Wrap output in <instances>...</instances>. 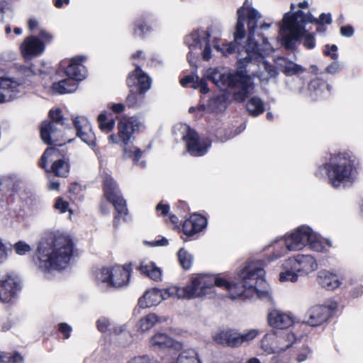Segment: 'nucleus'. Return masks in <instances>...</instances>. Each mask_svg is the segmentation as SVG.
<instances>
[{"instance_id":"6e6d98bb","label":"nucleus","mask_w":363,"mask_h":363,"mask_svg":"<svg viewBox=\"0 0 363 363\" xmlns=\"http://www.w3.org/2000/svg\"><path fill=\"white\" fill-rule=\"evenodd\" d=\"M285 338L287 341H289V343L284 346V350H286V349L289 348L290 347L293 346L294 344L297 345V342L296 341V337L294 333H286Z\"/></svg>"},{"instance_id":"473e14b6","label":"nucleus","mask_w":363,"mask_h":363,"mask_svg":"<svg viewBox=\"0 0 363 363\" xmlns=\"http://www.w3.org/2000/svg\"><path fill=\"white\" fill-rule=\"evenodd\" d=\"M77 135L86 144L89 146L94 147L96 144V136L92 130V128L91 124L88 125L87 129H84L83 128L80 130Z\"/></svg>"},{"instance_id":"5fc2aeb1","label":"nucleus","mask_w":363,"mask_h":363,"mask_svg":"<svg viewBox=\"0 0 363 363\" xmlns=\"http://www.w3.org/2000/svg\"><path fill=\"white\" fill-rule=\"evenodd\" d=\"M341 70V66L337 62H334L328 67H327L325 71L328 74H334L339 72Z\"/></svg>"},{"instance_id":"39448f33","label":"nucleus","mask_w":363,"mask_h":363,"mask_svg":"<svg viewBox=\"0 0 363 363\" xmlns=\"http://www.w3.org/2000/svg\"><path fill=\"white\" fill-rule=\"evenodd\" d=\"M355 157L347 152L331 155L330 161L324 165L323 174L330 182H345L351 179L355 172Z\"/></svg>"},{"instance_id":"2f4dec72","label":"nucleus","mask_w":363,"mask_h":363,"mask_svg":"<svg viewBox=\"0 0 363 363\" xmlns=\"http://www.w3.org/2000/svg\"><path fill=\"white\" fill-rule=\"evenodd\" d=\"M310 239H308L307 245L310 246V248L313 250L319 252H323L328 250L331 247L330 242L328 240L320 239L317 235L313 233L311 228Z\"/></svg>"},{"instance_id":"6e6552de","label":"nucleus","mask_w":363,"mask_h":363,"mask_svg":"<svg viewBox=\"0 0 363 363\" xmlns=\"http://www.w3.org/2000/svg\"><path fill=\"white\" fill-rule=\"evenodd\" d=\"M187 292L186 286L179 287L172 286L164 289L152 288L147 290L138 299V306L140 308H147L156 306L162 300L167 299L170 297L187 298V296H189Z\"/></svg>"},{"instance_id":"20e7f679","label":"nucleus","mask_w":363,"mask_h":363,"mask_svg":"<svg viewBox=\"0 0 363 363\" xmlns=\"http://www.w3.org/2000/svg\"><path fill=\"white\" fill-rule=\"evenodd\" d=\"M265 271L257 262H250L241 269V280L231 284L229 292L233 299H247L254 296L257 286L264 281Z\"/></svg>"},{"instance_id":"ddd939ff","label":"nucleus","mask_w":363,"mask_h":363,"mask_svg":"<svg viewBox=\"0 0 363 363\" xmlns=\"http://www.w3.org/2000/svg\"><path fill=\"white\" fill-rule=\"evenodd\" d=\"M49 117L50 121H45L42 123L40 135L45 143L51 145L58 141V133L65 125V118L59 108L50 110Z\"/></svg>"},{"instance_id":"338daca9","label":"nucleus","mask_w":363,"mask_h":363,"mask_svg":"<svg viewBox=\"0 0 363 363\" xmlns=\"http://www.w3.org/2000/svg\"><path fill=\"white\" fill-rule=\"evenodd\" d=\"M38 21L35 18H30L28 21V28L30 30H34L38 27Z\"/></svg>"},{"instance_id":"ea45409f","label":"nucleus","mask_w":363,"mask_h":363,"mask_svg":"<svg viewBox=\"0 0 363 363\" xmlns=\"http://www.w3.org/2000/svg\"><path fill=\"white\" fill-rule=\"evenodd\" d=\"M74 126L76 129L77 133L82 130L83 128L84 129H86V128H88V125L90 124L88 119L84 116H76L72 118Z\"/></svg>"},{"instance_id":"de8ad7c7","label":"nucleus","mask_w":363,"mask_h":363,"mask_svg":"<svg viewBox=\"0 0 363 363\" xmlns=\"http://www.w3.org/2000/svg\"><path fill=\"white\" fill-rule=\"evenodd\" d=\"M303 35H305L303 39V45L308 49L313 48L315 47L313 35L312 34H306V32L303 35ZM300 38L301 36L298 39H299Z\"/></svg>"},{"instance_id":"a878e982","label":"nucleus","mask_w":363,"mask_h":363,"mask_svg":"<svg viewBox=\"0 0 363 363\" xmlns=\"http://www.w3.org/2000/svg\"><path fill=\"white\" fill-rule=\"evenodd\" d=\"M82 57L72 58L69 66L66 69L68 78L73 79L75 82L82 81L86 77V70L82 65Z\"/></svg>"},{"instance_id":"e2e57ef3","label":"nucleus","mask_w":363,"mask_h":363,"mask_svg":"<svg viewBox=\"0 0 363 363\" xmlns=\"http://www.w3.org/2000/svg\"><path fill=\"white\" fill-rule=\"evenodd\" d=\"M110 108L115 113H120L125 110V106L123 104H113Z\"/></svg>"},{"instance_id":"cd10ccee","label":"nucleus","mask_w":363,"mask_h":363,"mask_svg":"<svg viewBox=\"0 0 363 363\" xmlns=\"http://www.w3.org/2000/svg\"><path fill=\"white\" fill-rule=\"evenodd\" d=\"M275 63L281 72L286 75H294L305 72L306 69L302 66L289 61L283 57H277Z\"/></svg>"},{"instance_id":"864d4df0","label":"nucleus","mask_w":363,"mask_h":363,"mask_svg":"<svg viewBox=\"0 0 363 363\" xmlns=\"http://www.w3.org/2000/svg\"><path fill=\"white\" fill-rule=\"evenodd\" d=\"M337 50V47L335 45H333L330 47L329 45H326L324 53L326 55L330 56L332 59L337 60V55L335 53Z\"/></svg>"},{"instance_id":"8fccbe9b","label":"nucleus","mask_w":363,"mask_h":363,"mask_svg":"<svg viewBox=\"0 0 363 363\" xmlns=\"http://www.w3.org/2000/svg\"><path fill=\"white\" fill-rule=\"evenodd\" d=\"M203 44H205L204 49L202 52V57L204 60L208 61L211 57V48L209 45V38H208L206 42H203Z\"/></svg>"},{"instance_id":"4be33fe9","label":"nucleus","mask_w":363,"mask_h":363,"mask_svg":"<svg viewBox=\"0 0 363 363\" xmlns=\"http://www.w3.org/2000/svg\"><path fill=\"white\" fill-rule=\"evenodd\" d=\"M25 83V79L13 80L9 78H0V103L11 100L18 88Z\"/></svg>"},{"instance_id":"603ef678","label":"nucleus","mask_w":363,"mask_h":363,"mask_svg":"<svg viewBox=\"0 0 363 363\" xmlns=\"http://www.w3.org/2000/svg\"><path fill=\"white\" fill-rule=\"evenodd\" d=\"M8 248L0 238V264H2L8 257Z\"/></svg>"},{"instance_id":"1a4fd4ad","label":"nucleus","mask_w":363,"mask_h":363,"mask_svg":"<svg viewBox=\"0 0 363 363\" xmlns=\"http://www.w3.org/2000/svg\"><path fill=\"white\" fill-rule=\"evenodd\" d=\"M133 269L132 262L111 268L104 267L99 273L98 279L108 287L121 288L128 284Z\"/></svg>"},{"instance_id":"f03ea898","label":"nucleus","mask_w":363,"mask_h":363,"mask_svg":"<svg viewBox=\"0 0 363 363\" xmlns=\"http://www.w3.org/2000/svg\"><path fill=\"white\" fill-rule=\"evenodd\" d=\"M74 243L67 235H55L50 239L41 242L33 256V261L42 271L65 268L74 254Z\"/></svg>"},{"instance_id":"412c9836","label":"nucleus","mask_w":363,"mask_h":363,"mask_svg":"<svg viewBox=\"0 0 363 363\" xmlns=\"http://www.w3.org/2000/svg\"><path fill=\"white\" fill-rule=\"evenodd\" d=\"M19 284L15 278L6 274L0 280V301L9 303L16 295Z\"/></svg>"},{"instance_id":"bf43d9fd","label":"nucleus","mask_w":363,"mask_h":363,"mask_svg":"<svg viewBox=\"0 0 363 363\" xmlns=\"http://www.w3.org/2000/svg\"><path fill=\"white\" fill-rule=\"evenodd\" d=\"M340 33L345 37H351L354 33L353 28L350 26H343L340 28Z\"/></svg>"},{"instance_id":"72a5a7b5","label":"nucleus","mask_w":363,"mask_h":363,"mask_svg":"<svg viewBox=\"0 0 363 363\" xmlns=\"http://www.w3.org/2000/svg\"><path fill=\"white\" fill-rule=\"evenodd\" d=\"M247 111L254 116L262 113L264 111L262 101L257 97H252L246 104Z\"/></svg>"},{"instance_id":"7ed1b4c3","label":"nucleus","mask_w":363,"mask_h":363,"mask_svg":"<svg viewBox=\"0 0 363 363\" xmlns=\"http://www.w3.org/2000/svg\"><path fill=\"white\" fill-rule=\"evenodd\" d=\"M331 22L330 13H322L317 19L309 12L305 13L302 11H298L292 14L286 13L283 17L279 32L281 35L284 46L286 48L290 49L292 48L294 42L306 33V24L309 23L330 24Z\"/></svg>"},{"instance_id":"4468645a","label":"nucleus","mask_w":363,"mask_h":363,"mask_svg":"<svg viewBox=\"0 0 363 363\" xmlns=\"http://www.w3.org/2000/svg\"><path fill=\"white\" fill-rule=\"evenodd\" d=\"M257 335L258 332L256 330H251L246 333L240 334L233 329H227L217 333L213 339L218 345L234 348L240 347L245 342L253 340Z\"/></svg>"},{"instance_id":"aec40b11","label":"nucleus","mask_w":363,"mask_h":363,"mask_svg":"<svg viewBox=\"0 0 363 363\" xmlns=\"http://www.w3.org/2000/svg\"><path fill=\"white\" fill-rule=\"evenodd\" d=\"M150 343L155 350L169 349L179 352L183 348L182 342L162 333H157L154 335L150 338Z\"/></svg>"},{"instance_id":"49530a36","label":"nucleus","mask_w":363,"mask_h":363,"mask_svg":"<svg viewBox=\"0 0 363 363\" xmlns=\"http://www.w3.org/2000/svg\"><path fill=\"white\" fill-rule=\"evenodd\" d=\"M176 211L180 216H183L189 211L188 203L184 201H179L176 205Z\"/></svg>"},{"instance_id":"5701e85b","label":"nucleus","mask_w":363,"mask_h":363,"mask_svg":"<svg viewBox=\"0 0 363 363\" xmlns=\"http://www.w3.org/2000/svg\"><path fill=\"white\" fill-rule=\"evenodd\" d=\"M127 84L130 87L138 85V91L142 94L150 88L152 80L143 72L139 65H135V70L128 77Z\"/></svg>"},{"instance_id":"2eb2a0df","label":"nucleus","mask_w":363,"mask_h":363,"mask_svg":"<svg viewBox=\"0 0 363 363\" xmlns=\"http://www.w3.org/2000/svg\"><path fill=\"white\" fill-rule=\"evenodd\" d=\"M286 266L295 270L299 276H306L315 271L318 265L313 256L298 254L286 259Z\"/></svg>"},{"instance_id":"f3484780","label":"nucleus","mask_w":363,"mask_h":363,"mask_svg":"<svg viewBox=\"0 0 363 363\" xmlns=\"http://www.w3.org/2000/svg\"><path fill=\"white\" fill-rule=\"evenodd\" d=\"M205 77L220 89H225L228 86H235L240 89L238 79H242V77L236 75L235 73L221 72L218 69H209L206 71Z\"/></svg>"},{"instance_id":"a19ab883","label":"nucleus","mask_w":363,"mask_h":363,"mask_svg":"<svg viewBox=\"0 0 363 363\" xmlns=\"http://www.w3.org/2000/svg\"><path fill=\"white\" fill-rule=\"evenodd\" d=\"M311 353V350L307 345H303L301 347H298L296 358L297 362L301 363L306 360Z\"/></svg>"},{"instance_id":"c03bdc74","label":"nucleus","mask_w":363,"mask_h":363,"mask_svg":"<svg viewBox=\"0 0 363 363\" xmlns=\"http://www.w3.org/2000/svg\"><path fill=\"white\" fill-rule=\"evenodd\" d=\"M58 331L62 334L65 339H68L70 337L72 332V327L66 323H60L57 325Z\"/></svg>"},{"instance_id":"c85d7f7f","label":"nucleus","mask_w":363,"mask_h":363,"mask_svg":"<svg viewBox=\"0 0 363 363\" xmlns=\"http://www.w3.org/2000/svg\"><path fill=\"white\" fill-rule=\"evenodd\" d=\"M210 38V34L207 30H198L192 32L185 38V43L190 49H201L203 42Z\"/></svg>"},{"instance_id":"774afa93","label":"nucleus","mask_w":363,"mask_h":363,"mask_svg":"<svg viewBox=\"0 0 363 363\" xmlns=\"http://www.w3.org/2000/svg\"><path fill=\"white\" fill-rule=\"evenodd\" d=\"M255 295H257L259 298H264L269 296V293L267 291H260L257 288V291L254 294V296Z\"/></svg>"},{"instance_id":"680f3d73","label":"nucleus","mask_w":363,"mask_h":363,"mask_svg":"<svg viewBox=\"0 0 363 363\" xmlns=\"http://www.w3.org/2000/svg\"><path fill=\"white\" fill-rule=\"evenodd\" d=\"M127 104L129 106H135L137 105V96L135 94H130L126 99Z\"/></svg>"},{"instance_id":"052dcab7","label":"nucleus","mask_w":363,"mask_h":363,"mask_svg":"<svg viewBox=\"0 0 363 363\" xmlns=\"http://www.w3.org/2000/svg\"><path fill=\"white\" fill-rule=\"evenodd\" d=\"M135 33L139 35H142L148 30V27L146 25L142 23H137Z\"/></svg>"},{"instance_id":"c756f323","label":"nucleus","mask_w":363,"mask_h":363,"mask_svg":"<svg viewBox=\"0 0 363 363\" xmlns=\"http://www.w3.org/2000/svg\"><path fill=\"white\" fill-rule=\"evenodd\" d=\"M135 268L139 271L141 274L145 275L154 281H159L161 279L162 272L160 269L152 262L149 263H145L143 262Z\"/></svg>"},{"instance_id":"37998d69","label":"nucleus","mask_w":363,"mask_h":363,"mask_svg":"<svg viewBox=\"0 0 363 363\" xmlns=\"http://www.w3.org/2000/svg\"><path fill=\"white\" fill-rule=\"evenodd\" d=\"M111 323L108 319L106 318H99L96 321V328L101 333H106L109 330Z\"/></svg>"},{"instance_id":"f704fd0d","label":"nucleus","mask_w":363,"mask_h":363,"mask_svg":"<svg viewBox=\"0 0 363 363\" xmlns=\"http://www.w3.org/2000/svg\"><path fill=\"white\" fill-rule=\"evenodd\" d=\"M159 318L155 313H149L147 315L140 318L139 321V328L142 332H146L150 330Z\"/></svg>"},{"instance_id":"c9c22d12","label":"nucleus","mask_w":363,"mask_h":363,"mask_svg":"<svg viewBox=\"0 0 363 363\" xmlns=\"http://www.w3.org/2000/svg\"><path fill=\"white\" fill-rule=\"evenodd\" d=\"M178 260L180 266L184 270H189L193 263V257L184 248H181L177 252Z\"/></svg>"},{"instance_id":"f8f14e48","label":"nucleus","mask_w":363,"mask_h":363,"mask_svg":"<svg viewBox=\"0 0 363 363\" xmlns=\"http://www.w3.org/2000/svg\"><path fill=\"white\" fill-rule=\"evenodd\" d=\"M104 196L108 202L111 203L115 209L113 216V225L117 227L122 217L128 214V209L125 199L123 198L117 183H104ZM125 220V218H123Z\"/></svg>"},{"instance_id":"9d476101","label":"nucleus","mask_w":363,"mask_h":363,"mask_svg":"<svg viewBox=\"0 0 363 363\" xmlns=\"http://www.w3.org/2000/svg\"><path fill=\"white\" fill-rule=\"evenodd\" d=\"M311 228L306 225L298 227L294 233L287 235L281 246L279 242L274 245V247L279 248L277 253L271 255L272 259H277L284 255L288 250L295 251L302 250L307 245L308 239H310Z\"/></svg>"},{"instance_id":"b1692460","label":"nucleus","mask_w":363,"mask_h":363,"mask_svg":"<svg viewBox=\"0 0 363 363\" xmlns=\"http://www.w3.org/2000/svg\"><path fill=\"white\" fill-rule=\"evenodd\" d=\"M22 55L26 60L36 57L45 50L44 43L35 36L27 37L21 46Z\"/></svg>"},{"instance_id":"13d9d810","label":"nucleus","mask_w":363,"mask_h":363,"mask_svg":"<svg viewBox=\"0 0 363 363\" xmlns=\"http://www.w3.org/2000/svg\"><path fill=\"white\" fill-rule=\"evenodd\" d=\"M39 35L44 43H50L52 40V35L43 28L40 29Z\"/></svg>"},{"instance_id":"0e129e2a","label":"nucleus","mask_w":363,"mask_h":363,"mask_svg":"<svg viewBox=\"0 0 363 363\" xmlns=\"http://www.w3.org/2000/svg\"><path fill=\"white\" fill-rule=\"evenodd\" d=\"M199 89L201 93L204 94H207L209 91V89L208 87V84H207L206 79H201Z\"/></svg>"},{"instance_id":"a18cd8bd","label":"nucleus","mask_w":363,"mask_h":363,"mask_svg":"<svg viewBox=\"0 0 363 363\" xmlns=\"http://www.w3.org/2000/svg\"><path fill=\"white\" fill-rule=\"evenodd\" d=\"M54 207L59 210L60 213H64L68 210L69 203L64 201L61 197H58L55 201Z\"/></svg>"},{"instance_id":"f257e3e1","label":"nucleus","mask_w":363,"mask_h":363,"mask_svg":"<svg viewBox=\"0 0 363 363\" xmlns=\"http://www.w3.org/2000/svg\"><path fill=\"white\" fill-rule=\"evenodd\" d=\"M238 21L234 33V42L223 44L220 47L218 44L214 48L220 50L225 55L233 53L239 40L245 36V24L247 23L248 37L242 51L247 53V56L240 58L238 62L236 75L241 79H238L240 89L233 94V99L239 102L243 101L246 97L252 94L253 85L250 76L257 77L260 81H268L271 77L277 76L276 69L268 64L264 58L272 50V48L266 38L258 33L255 38V30L258 28V21L261 18V14L252 8L247 1L237 11Z\"/></svg>"},{"instance_id":"4d7b16f0","label":"nucleus","mask_w":363,"mask_h":363,"mask_svg":"<svg viewBox=\"0 0 363 363\" xmlns=\"http://www.w3.org/2000/svg\"><path fill=\"white\" fill-rule=\"evenodd\" d=\"M81 191L82 188L79 183H70V185L68 186V191L74 195L79 194Z\"/></svg>"},{"instance_id":"6ab92c4d","label":"nucleus","mask_w":363,"mask_h":363,"mask_svg":"<svg viewBox=\"0 0 363 363\" xmlns=\"http://www.w3.org/2000/svg\"><path fill=\"white\" fill-rule=\"evenodd\" d=\"M333 315L331 308L324 305H317L311 307L307 312V324L313 327L322 325Z\"/></svg>"},{"instance_id":"393cba45","label":"nucleus","mask_w":363,"mask_h":363,"mask_svg":"<svg viewBox=\"0 0 363 363\" xmlns=\"http://www.w3.org/2000/svg\"><path fill=\"white\" fill-rule=\"evenodd\" d=\"M267 321L271 327L280 330L288 328L294 323L290 315L278 310H273L268 313Z\"/></svg>"},{"instance_id":"dca6fc26","label":"nucleus","mask_w":363,"mask_h":363,"mask_svg":"<svg viewBox=\"0 0 363 363\" xmlns=\"http://www.w3.org/2000/svg\"><path fill=\"white\" fill-rule=\"evenodd\" d=\"M187 152L192 156L201 157L207 152L211 143L206 140H200L197 133L187 127L185 134L183 135Z\"/></svg>"},{"instance_id":"423d86ee","label":"nucleus","mask_w":363,"mask_h":363,"mask_svg":"<svg viewBox=\"0 0 363 363\" xmlns=\"http://www.w3.org/2000/svg\"><path fill=\"white\" fill-rule=\"evenodd\" d=\"M143 123L135 117H123L118 123V135L123 144V156L126 158H133L134 164H138L143 155V152L132 144L133 135L139 131Z\"/></svg>"},{"instance_id":"79ce46f5","label":"nucleus","mask_w":363,"mask_h":363,"mask_svg":"<svg viewBox=\"0 0 363 363\" xmlns=\"http://www.w3.org/2000/svg\"><path fill=\"white\" fill-rule=\"evenodd\" d=\"M13 249L17 255H23L31 250L30 246L23 241H18L13 245Z\"/></svg>"},{"instance_id":"9b49d317","label":"nucleus","mask_w":363,"mask_h":363,"mask_svg":"<svg viewBox=\"0 0 363 363\" xmlns=\"http://www.w3.org/2000/svg\"><path fill=\"white\" fill-rule=\"evenodd\" d=\"M39 166L46 172L59 177L65 178L69 172V163L60 157V151L54 147L46 149L39 161Z\"/></svg>"},{"instance_id":"0eeeda50","label":"nucleus","mask_w":363,"mask_h":363,"mask_svg":"<svg viewBox=\"0 0 363 363\" xmlns=\"http://www.w3.org/2000/svg\"><path fill=\"white\" fill-rule=\"evenodd\" d=\"M231 283L226 279L209 274H199L191 279L186 285L187 299L206 296L212 293L215 286L224 288L229 291Z\"/></svg>"},{"instance_id":"3c124183","label":"nucleus","mask_w":363,"mask_h":363,"mask_svg":"<svg viewBox=\"0 0 363 363\" xmlns=\"http://www.w3.org/2000/svg\"><path fill=\"white\" fill-rule=\"evenodd\" d=\"M155 210L160 216H166L169 211V205L163 204L160 202L157 205Z\"/></svg>"},{"instance_id":"a211bd4d","label":"nucleus","mask_w":363,"mask_h":363,"mask_svg":"<svg viewBox=\"0 0 363 363\" xmlns=\"http://www.w3.org/2000/svg\"><path fill=\"white\" fill-rule=\"evenodd\" d=\"M207 225V219L198 213L192 214L188 219H186L182 224V233L186 236L182 239L184 242L188 240L196 233L202 231Z\"/></svg>"},{"instance_id":"e433bc0d","label":"nucleus","mask_w":363,"mask_h":363,"mask_svg":"<svg viewBox=\"0 0 363 363\" xmlns=\"http://www.w3.org/2000/svg\"><path fill=\"white\" fill-rule=\"evenodd\" d=\"M98 121L100 129L105 133L111 131L115 125V121L113 119H107L105 113H101L98 116Z\"/></svg>"},{"instance_id":"4c0bfd02","label":"nucleus","mask_w":363,"mask_h":363,"mask_svg":"<svg viewBox=\"0 0 363 363\" xmlns=\"http://www.w3.org/2000/svg\"><path fill=\"white\" fill-rule=\"evenodd\" d=\"M284 267L285 270L279 274L280 281H296L298 279V276H299V274H298V272H296L295 270L289 267H287L286 266V262L284 263Z\"/></svg>"},{"instance_id":"7c9ffc66","label":"nucleus","mask_w":363,"mask_h":363,"mask_svg":"<svg viewBox=\"0 0 363 363\" xmlns=\"http://www.w3.org/2000/svg\"><path fill=\"white\" fill-rule=\"evenodd\" d=\"M78 83L73 79L67 78L52 84V90L54 92L60 94L74 92L77 90Z\"/></svg>"},{"instance_id":"58836bf2","label":"nucleus","mask_w":363,"mask_h":363,"mask_svg":"<svg viewBox=\"0 0 363 363\" xmlns=\"http://www.w3.org/2000/svg\"><path fill=\"white\" fill-rule=\"evenodd\" d=\"M309 86L311 89H314L318 91V93L317 94H320L325 89H327L328 93L332 90L331 85L320 79H315L311 81Z\"/></svg>"},{"instance_id":"09e8293b","label":"nucleus","mask_w":363,"mask_h":363,"mask_svg":"<svg viewBox=\"0 0 363 363\" xmlns=\"http://www.w3.org/2000/svg\"><path fill=\"white\" fill-rule=\"evenodd\" d=\"M6 359L7 363H22L23 362V356L18 352H15L9 357L6 356Z\"/></svg>"},{"instance_id":"69168bd1","label":"nucleus","mask_w":363,"mask_h":363,"mask_svg":"<svg viewBox=\"0 0 363 363\" xmlns=\"http://www.w3.org/2000/svg\"><path fill=\"white\" fill-rule=\"evenodd\" d=\"M194 77H193V76H186V77L182 78L180 80V83H181L182 86H186L188 84H191V82L194 81Z\"/></svg>"},{"instance_id":"bb28decb","label":"nucleus","mask_w":363,"mask_h":363,"mask_svg":"<svg viewBox=\"0 0 363 363\" xmlns=\"http://www.w3.org/2000/svg\"><path fill=\"white\" fill-rule=\"evenodd\" d=\"M318 284L328 291H333L338 288L341 284L337 274L327 270H321L317 277Z\"/></svg>"}]
</instances>
